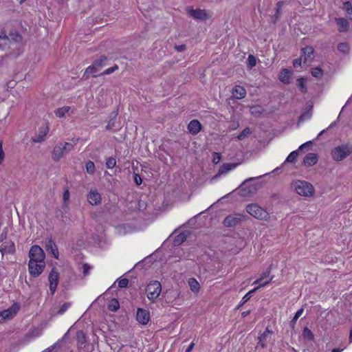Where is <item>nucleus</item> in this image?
<instances>
[{
  "label": "nucleus",
  "instance_id": "obj_57",
  "mask_svg": "<svg viewBox=\"0 0 352 352\" xmlns=\"http://www.w3.org/2000/svg\"><path fill=\"white\" fill-rule=\"evenodd\" d=\"M302 63V56L300 58H296L294 60L293 65L294 67H297L298 66H300Z\"/></svg>",
  "mask_w": 352,
  "mask_h": 352
},
{
  "label": "nucleus",
  "instance_id": "obj_22",
  "mask_svg": "<svg viewBox=\"0 0 352 352\" xmlns=\"http://www.w3.org/2000/svg\"><path fill=\"white\" fill-rule=\"evenodd\" d=\"M233 97L236 99H243L246 96V90L245 89L240 85H236L232 89V91Z\"/></svg>",
  "mask_w": 352,
  "mask_h": 352
},
{
  "label": "nucleus",
  "instance_id": "obj_39",
  "mask_svg": "<svg viewBox=\"0 0 352 352\" xmlns=\"http://www.w3.org/2000/svg\"><path fill=\"white\" fill-rule=\"evenodd\" d=\"M251 133V130L249 127H246L238 135L237 138L239 140H243L246 136Z\"/></svg>",
  "mask_w": 352,
  "mask_h": 352
},
{
  "label": "nucleus",
  "instance_id": "obj_41",
  "mask_svg": "<svg viewBox=\"0 0 352 352\" xmlns=\"http://www.w3.org/2000/svg\"><path fill=\"white\" fill-rule=\"evenodd\" d=\"M284 3V1H280L276 3V12L274 15V17L275 18L274 21L280 16V10Z\"/></svg>",
  "mask_w": 352,
  "mask_h": 352
},
{
  "label": "nucleus",
  "instance_id": "obj_61",
  "mask_svg": "<svg viewBox=\"0 0 352 352\" xmlns=\"http://www.w3.org/2000/svg\"><path fill=\"white\" fill-rule=\"evenodd\" d=\"M80 141V138H73L72 140H71V142L72 144H73V148L74 147L75 145H76Z\"/></svg>",
  "mask_w": 352,
  "mask_h": 352
},
{
  "label": "nucleus",
  "instance_id": "obj_8",
  "mask_svg": "<svg viewBox=\"0 0 352 352\" xmlns=\"http://www.w3.org/2000/svg\"><path fill=\"white\" fill-rule=\"evenodd\" d=\"M274 332L269 329L268 327L260 334L257 338V344L258 346L264 349L266 348L274 340Z\"/></svg>",
  "mask_w": 352,
  "mask_h": 352
},
{
  "label": "nucleus",
  "instance_id": "obj_55",
  "mask_svg": "<svg viewBox=\"0 0 352 352\" xmlns=\"http://www.w3.org/2000/svg\"><path fill=\"white\" fill-rule=\"evenodd\" d=\"M221 154L219 153H214L212 162L214 164H217L221 160Z\"/></svg>",
  "mask_w": 352,
  "mask_h": 352
},
{
  "label": "nucleus",
  "instance_id": "obj_33",
  "mask_svg": "<svg viewBox=\"0 0 352 352\" xmlns=\"http://www.w3.org/2000/svg\"><path fill=\"white\" fill-rule=\"evenodd\" d=\"M302 336H303L304 338H305L308 340H313L314 338V333L307 327L304 328L303 332H302Z\"/></svg>",
  "mask_w": 352,
  "mask_h": 352
},
{
  "label": "nucleus",
  "instance_id": "obj_40",
  "mask_svg": "<svg viewBox=\"0 0 352 352\" xmlns=\"http://www.w3.org/2000/svg\"><path fill=\"white\" fill-rule=\"evenodd\" d=\"M86 170L87 173L92 175L95 172V164L92 161H88L86 163Z\"/></svg>",
  "mask_w": 352,
  "mask_h": 352
},
{
  "label": "nucleus",
  "instance_id": "obj_17",
  "mask_svg": "<svg viewBox=\"0 0 352 352\" xmlns=\"http://www.w3.org/2000/svg\"><path fill=\"white\" fill-rule=\"evenodd\" d=\"M48 132L49 126L48 123L47 122L39 128L38 133L34 138H32V141L36 143L44 141L45 138L46 137Z\"/></svg>",
  "mask_w": 352,
  "mask_h": 352
},
{
  "label": "nucleus",
  "instance_id": "obj_31",
  "mask_svg": "<svg viewBox=\"0 0 352 352\" xmlns=\"http://www.w3.org/2000/svg\"><path fill=\"white\" fill-rule=\"evenodd\" d=\"M237 164L234 163H226L223 164L220 169L221 173H227L229 170H233L236 168Z\"/></svg>",
  "mask_w": 352,
  "mask_h": 352
},
{
  "label": "nucleus",
  "instance_id": "obj_29",
  "mask_svg": "<svg viewBox=\"0 0 352 352\" xmlns=\"http://www.w3.org/2000/svg\"><path fill=\"white\" fill-rule=\"evenodd\" d=\"M100 71V69L97 67H94L92 69L89 70V67L86 69L84 76L87 78L90 75H92L94 77H97L98 76H100V74H98V72Z\"/></svg>",
  "mask_w": 352,
  "mask_h": 352
},
{
  "label": "nucleus",
  "instance_id": "obj_35",
  "mask_svg": "<svg viewBox=\"0 0 352 352\" xmlns=\"http://www.w3.org/2000/svg\"><path fill=\"white\" fill-rule=\"evenodd\" d=\"M42 335V330L39 328H34L32 331H30L26 336L28 337H34L38 338Z\"/></svg>",
  "mask_w": 352,
  "mask_h": 352
},
{
  "label": "nucleus",
  "instance_id": "obj_2",
  "mask_svg": "<svg viewBox=\"0 0 352 352\" xmlns=\"http://www.w3.org/2000/svg\"><path fill=\"white\" fill-rule=\"evenodd\" d=\"M291 187L300 196L310 197L314 196L315 190L311 184L302 180L292 183Z\"/></svg>",
  "mask_w": 352,
  "mask_h": 352
},
{
  "label": "nucleus",
  "instance_id": "obj_25",
  "mask_svg": "<svg viewBox=\"0 0 352 352\" xmlns=\"http://www.w3.org/2000/svg\"><path fill=\"white\" fill-rule=\"evenodd\" d=\"M313 105H308L305 111L299 116L298 122H302L311 118L312 115Z\"/></svg>",
  "mask_w": 352,
  "mask_h": 352
},
{
  "label": "nucleus",
  "instance_id": "obj_23",
  "mask_svg": "<svg viewBox=\"0 0 352 352\" xmlns=\"http://www.w3.org/2000/svg\"><path fill=\"white\" fill-rule=\"evenodd\" d=\"M190 14L195 19L206 20L208 19V14L205 10L192 9L189 11Z\"/></svg>",
  "mask_w": 352,
  "mask_h": 352
},
{
  "label": "nucleus",
  "instance_id": "obj_24",
  "mask_svg": "<svg viewBox=\"0 0 352 352\" xmlns=\"http://www.w3.org/2000/svg\"><path fill=\"white\" fill-rule=\"evenodd\" d=\"M107 61V57L105 56H101L98 59H96L90 66H89V69L91 70L94 67H97L100 70V69L105 65Z\"/></svg>",
  "mask_w": 352,
  "mask_h": 352
},
{
  "label": "nucleus",
  "instance_id": "obj_50",
  "mask_svg": "<svg viewBox=\"0 0 352 352\" xmlns=\"http://www.w3.org/2000/svg\"><path fill=\"white\" fill-rule=\"evenodd\" d=\"M129 280L127 278H122L118 280V285L119 287L125 288L128 286Z\"/></svg>",
  "mask_w": 352,
  "mask_h": 352
},
{
  "label": "nucleus",
  "instance_id": "obj_5",
  "mask_svg": "<svg viewBox=\"0 0 352 352\" xmlns=\"http://www.w3.org/2000/svg\"><path fill=\"white\" fill-rule=\"evenodd\" d=\"M246 212L251 216L259 220H267L269 218L268 212L257 204H250L246 206Z\"/></svg>",
  "mask_w": 352,
  "mask_h": 352
},
{
  "label": "nucleus",
  "instance_id": "obj_53",
  "mask_svg": "<svg viewBox=\"0 0 352 352\" xmlns=\"http://www.w3.org/2000/svg\"><path fill=\"white\" fill-rule=\"evenodd\" d=\"M5 158V153L3 150V142L0 141V164L3 162Z\"/></svg>",
  "mask_w": 352,
  "mask_h": 352
},
{
  "label": "nucleus",
  "instance_id": "obj_1",
  "mask_svg": "<svg viewBox=\"0 0 352 352\" xmlns=\"http://www.w3.org/2000/svg\"><path fill=\"white\" fill-rule=\"evenodd\" d=\"M12 38L14 41H11L10 39L7 36L5 32H2L0 34V50H6V49L17 50V52H9L10 55L19 56L20 54V50L21 44L20 43L22 41V36L17 32L12 34Z\"/></svg>",
  "mask_w": 352,
  "mask_h": 352
},
{
  "label": "nucleus",
  "instance_id": "obj_9",
  "mask_svg": "<svg viewBox=\"0 0 352 352\" xmlns=\"http://www.w3.org/2000/svg\"><path fill=\"white\" fill-rule=\"evenodd\" d=\"M29 261H38V263L45 262V255L44 251L39 245H32L29 252Z\"/></svg>",
  "mask_w": 352,
  "mask_h": 352
},
{
  "label": "nucleus",
  "instance_id": "obj_48",
  "mask_svg": "<svg viewBox=\"0 0 352 352\" xmlns=\"http://www.w3.org/2000/svg\"><path fill=\"white\" fill-rule=\"evenodd\" d=\"M298 150L292 151L288 156H287V162H293L295 159L298 155Z\"/></svg>",
  "mask_w": 352,
  "mask_h": 352
},
{
  "label": "nucleus",
  "instance_id": "obj_49",
  "mask_svg": "<svg viewBox=\"0 0 352 352\" xmlns=\"http://www.w3.org/2000/svg\"><path fill=\"white\" fill-rule=\"evenodd\" d=\"M256 177H250V178H249V179H246V180L244 182V183H243V186H244L245 185V183H246V182H249V181H252V180H253V179H256ZM253 189H254V188H252H252H248V190H245V188H244V187H242V189H241V190H245V191L244 193H243V195H248V194H250V193L252 192Z\"/></svg>",
  "mask_w": 352,
  "mask_h": 352
},
{
  "label": "nucleus",
  "instance_id": "obj_7",
  "mask_svg": "<svg viewBox=\"0 0 352 352\" xmlns=\"http://www.w3.org/2000/svg\"><path fill=\"white\" fill-rule=\"evenodd\" d=\"M20 309L17 302L13 303L9 308L0 311V324L14 318Z\"/></svg>",
  "mask_w": 352,
  "mask_h": 352
},
{
  "label": "nucleus",
  "instance_id": "obj_56",
  "mask_svg": "<svg viewBox=\"0 0 352 352\" xmlns=\"http://www.w3.org/2000/svg\"><path fill=\"white\" fill-rule=\"evenodd\" d=\"M134 182L138 186L140 185L142 182L141 177L137 173L134 174Z\"/></svg>",
  "mask_w": 352,
  "mask_h": 352
},
{
  "label": "nucleus",
  "instance_id": "obj_19",
  "mask_svg": "<svg viewBox=\"0 0 352 352\" xmlns=\"http://www.w3.org/2000/svg\"><path fill=\"white\" fill-rule=\"evenodd\" d=\"M202 129V125L198 120H192L188 125V130L192 135L198 134Z\"/></svg>",
  "mask_w": 352,
  "mask_h": 352
},
{
  "label": "nucleus",
  "instance_id": "obj_20",
  "mask_svg": "<svg viewBox=\"0 0 352 352\" xmlns=\"http://www.w3.org/2000/svg\"><path fill=\"white\" fill-rule=\"evenodd\" d=\"M318 160V155L313 153H309L305 155L303 162L306 166H312L315 165Z\"/></svg>",
  "mask_w": 352,
  "mask_h": 352
},
{
  "label": "nucleus",
  "instance_id": "obj_27",
  "mask_svg": "<svg viewBox=\"0 0 352 352\" xmlns=\"http://www.w3.org/2000/svg\"><path fill=\"white\" fill-rule=\"evenodd\" d=\"M71 109L69 106H64L63 107L58 108L55 110L54 113L58 118H63L65 113H68Z\"/></svg>",
  "mask_w": 352,
  "mask_h": 352
},
{
  "label": "nucleus",
  "instance_id": "obj_37",
  "mask_svg": "<svg viewBox=\"0 0 352 352\" xmlns=\"http://www.w3.org/2000/svg\"><path fill=\"white\" fill-rule=\"evenodd\" d=\"M349 45L347 43H340L338 45V50L343 53H348L349 52Z\"/></svg>",
  "mask_w": 352,
  "mask_h": 352
},
{
  "label": "nucleus",
  "instance_id": "obj_11",
  "mask_svg": "<svg viewBox=\"0 0 352 352\" xmlns=\"http://www.w3.org/2000/svg\"><path fill=\"white\" fill-rule=\"evenodd\" d=\"M45 267V262L38 263V261H29L28 270L31 276L38 277L43 271Z\"/></svg>",
  "mask_w": 352,
  "mask_h": 352
},
{
  "label": "nucleus",
  "instance_id": "obj_4",
  "mask_svg": "<svg viewBox=\"0 0 352 352\" xmlns=\"http://www.w3.org/2000/svg\"><path fill=\"white\" fill-rule=\"evenodd\" d=\"M162 292V285L157 280L151 281L146 287L145 292L148 299L153 302L160 295Z\"/></svg>",
  "mask_w": 352,
  "mask_h": 352
},
{
  "label": "nucleus",
  "instance_id": "obj_59",
  "mask_svg": "<svg viewBox=\"0 0 352 352\" xmlns=\"http://www.w3.org/2000/svg\"><path fill=\"white\" fill-rule=\"evenodd\" d=\"M63 200L64 201H67L69 198V192L68 190H66L64 192H63Z\"/></svg>",
  "mask_w": 352,
  "mask_h": 352
},
{
  "label": "nucleus",
  "instance_id": "obj_42",
  "mask_svg": "<svg viewBox=\"0 0 352 352\" xmlns=\"http://www.w3.org/2000/svg\"><path fill=\"white\" fill-rule=\"evenodd\" d=\"M336 22L338 25H340L342 28L344 30H347L349 26V23L344 18H338L336 19Z\"/></svg>",
  "mask_w": 352,
  "mask_h": 352
},
{
  "label": "nucleus",
  "instance_id": "obj_28",
  "mask_svg": "<svg viewBox=\"0 0 352 352\" xmlns=\"http://www.w3.org/2000/svg\"><path fill=\"white\" fill-rule=\"evenodd\" d=\"M297 87L300 89V91L303 94L307 91V87L305 85L306 78H299L296 80Z\"/></svg>",
  "mask_w": 352,
  "mask_h": 352
},
{
  "label": "nucleus",
  "instance_id": "obj_58",
  "mask_svg": "<svg viewBox=\"0 0 352 352\" xmlns=\"http://www.w3.org/2000/svg\"><path fill=\"white\" fill-rule=\"evenodd\" d=\"M175 48L177 52H183L186 50V45L183 44V45H175Z\"/></svg>",
  "mask_w": 352,
  "mask_h": 352
},
{
  "label": "nucleus",
  "instance_id": "obj_54",
  "mask_svg": "<svg viewBox=\"0 0 352 352\" xmlns=\"http://www.w3.org/2000/svg\"><path fill=\"white\" fill-rule=\"evenodd\" d=\"M91 270V266L88 263H85L82 265V272L85 276L87 275L89 273Z\"/></svg>",
  "mask_w": 352,
  "mask_h": 352
},
{
  "label": "nucleus",
  "instance_id": "obj_26",
  "mask_svg": "<svg viewBox=\"0 0 352 352\" xmlns=\"http://www.w3.org/2000/svg\"><path fill=\"white\" fill-rule=\"evenodd\" d=\"M190 290L194 293H198L200 290V285L195 278H190L188 280Z\"/></svg>",
  "mask_w": 352,
  "mask_h": 352
},
{
  "label": "nucleus",
  "instance_id": "obj_18",
  "mask_svg": "<svg viewBox=\"0 0 352 352\" xmlns=\"http://www.w3.org/2000/svg\"><path fill=\"white\" fill-rule=\"evenodd\" d=\"M15 251V245L12 241H6L0 246V252L2 255L6 254H13Z\"/></svg>",
  "mask_w": 352,
  "mask_h": 352
},
{
  "label": "nucleus",
  "instance_id": "obj_46",
  "mask_svg": "<svg viewBox=\"0 0 352 352\" xmlns=\"http://www.w3.org/2000/svg\"><path fill=\"white\" fill-rule=\"evenodd\" d=\"M71 305H72L71 302H69L63 303L60 306L59 310L58 311V314H63L65 312H66L68 310V309L71 307Z\"/></svg>",
  "mask_w": 352,
  "mask_h": 352
},
{
  "label": "nucleus",
  "instance_id": "obj_52",
  "mask_svg": "<svg viewBox=\"0 0 352 352\" xmlns=\"http://www.w3.org/2000/svg\"><path fill=\"white\" fill-rule=\"evenodd\" d=\"M279 79L282 82L286 83V68H282Z\"/></svg>",
  "mask_w": 352,
  "mask_h": 352
},
{
  "label": "nucleus",
  "instance_id": "obj_14",
  "mask_svg": "<svg viewBox=\"0 0 352 352\" xmlns=\"http://www.w3.org/2000/svg\"><path fill=\"white\" fill-rule=\"evenodd\" d=\"M137 321L143 325H146L150 320V314L146 309L138 308L136 313Z\"/></svg>",
  "mask_w": 352,
  "mask_h": 352
},
{
  "label": "nucleus",
  "instance_id": "obj_45",
  "mask_svg": "<svg viewBox=\"0 0 352 352\" xmlns=\"http://www.w3.org/2000/svg\"><path fill=\"white\" fill-rule=\"evenodd\" d=\"M186 236L184 233H180L175 237L174 240V243L175 245H179L182 243H183L186 240Z\"/></svg>",
  "mask_w": 352,
  "mask_h": 352
},
{
  "label": "nucleus",
  "instance_id": "obj_63",
  "mask_svg": "<svg viewBox=\"0 0 352 352\" xmlns=\"http://www.w3.org/2000/svg\"><path fill=\"white\" fill-rule=\"evenodd\" d=\"M307 144H308V143H304V144H302V145H300V146H299L298 149V151H302V150H304L305 148H307Z\"/></svg>",
  "mask_w": 352,
  "mask_h": 352
},
{
  "label": "nucleus",
  "instance_id": "obj_34",
  "mask_svg": "<svg viewBox=\"0 0 352 352\" xmlns=\"http://www.w3.org/2000/svg\"><path fill=\"white\" fill-rule=\"evenodd\" d=\"M254 292L253 290L248 292L243 298L239 304L237 305L236 309H239L242 305L246 303L252 296V294Z\"/></svg>",
  "mask_w": 352,
  "mask_h": 352
},
{
  "label": "nucleus",
  "instance_id": "obj_3",
  "mask_svg": "<svg viewBox=\"0 0 352 352\" xmlns=\"http://www.w3.org/2000/svg\"><path fill=\"white\" fill-rule=\"evenodd\" d=\"M72 150L73 144H72V143L60 142L54 147L52 153V158L54 162H58Z\"/></svg>",
  "mask_w": 352,
  "mask_h": 352
},
{
  "label": "nucleus",
  "instance_id": "obj_64",
  "mask_svg": "<svg viewBox=\"0 0 352 352\" xmlns=\"http://www.w3.org/2000/svg\"><path fill=\"white\" fill-rule=\"evenodd\" d=\"M251 311L250 310H248V311H243L241 313V316L243 318H245L246 316H248L250 314Z\"/></svg>",
  "mask_w": 352,
  "mask_h": 352
},
{
  "label": "nucleus",
  "instance_id": "obj_62",
  "mask_svg": "<svg viewBox=\"0 0 352 352\" xmlns=\"http://www.w3.org/2000/svg\"><path fill=\"white\" fill-rule=\"evenodd\" d=\"M194 346H195V343L191 342L190 344V345L188 346V348L186 349V352H191L194 348Z\"/></svg>",
  "mask_w": 352,
  "mask_h": 352
},
{
  "label": "nucleus",
  "instance_id": "obj_38",
  "mask_svg": "<svg viewBox=\"0 0 352 352\" xmlns=\"http://www.w3.org/2000/svg\"><path fill=\"white\" fill-rule=\"evenodd\" d=\"M116 165V160L114 157H108L106 160V167L109 169L114 168Z\"/></svg>",
  "mask_w": 352,
  "mask_h": 352
},
{
  "label": "nucleus",
  "instance_id": "obj_30",
  "mask_svg": "<svg viewBox=\"0 0 352 352\" xmlns=\"http://www.w3.org/2000/svg\"><path fill=\"white\" fill-rule=\"evenodd\" d=\"M120 308V303L116 298H112L108 305L109 310L116 311Z\"/></svg>",
  "mask_w": 352,
  "mask_h": 352
},
{
  "label": "nucleus",
  "instance_id": "obj_10",
  "mask_svg": "<svg viewBox=\"0 0 352 352\" xmlns=\"http://www.w3.org/2000/svg\"><path fill=\"white\" fill-rule=\"evenodd\" d=\"M60 279V273L56 267H53L48 276L50 292L54 295L56 291Z\"/></svg>",
  "mask_w": 352,
  "mask_h": 352
},
{
  "label": "nucleus",
  "instance_id": "obj_21",
  "mask_svg": "<svg viewBox=\"0 0 352 352\" xmlns=\"http://www.w3.org/2000/svg\"><path fill=\"white\" fill-rule=\"evenodd\" d=\"M301 51L302 54L300 56H302V58L303 57L304 63H307V61L312 59L311 55L314 52V49L313 47L307 45L306 47H303Z\"/></svg>",
  "mask_w": 352,
  "mask_h": 352
},
{
  "label": "nucleus",
  "instance_id": "obj_15",
  "mask_svg": "<svg viewBox=\"0 0 352 352\" xmlns=\"http://www.w3.org/2000/svg\"><path fill=\"white\" fill-rule=\"evenodd\" d=\"M45 248L46 250L52 254V256L58 259L59 256V252L57 248V245H56L55 242L53 241L52 238H50L46 240L45 243Z\"/></svg>",
  "mask_w": 352,
  "mask_h": 352
},
{
  "label": "nucleus",
  "instance_id": "obj_43",
  "mask_svg": "<svg viewBox=\"0 0 352 352\" xmlns=\"http://www.w3.org/2000/svg\"><path fill=\"white\" fill-rule=\"evenodd\" d=\"M311 75L316 78H321L323 75V71L319 67H315L311 69Z\"/></svg>",
  "mask_w": 352,
  "mask_h": 352
},
{
  "label": "nucleus",
  "instance_id": "obj_16",
  "mask_svg": "<svg viewBox=\"0 0 352 352\" xmlns=\"http://www.w3.org/2000/svg\"><path fill=\"white\" fill-rule=\"evenodd\" d=\"M270 274V269H268L266 272H265L263 275L258 279H256L254 282V285H257L256 287H254L252 290L255 292L256 290L261 288L268 283H270L271 279H269L268 277Z\"/></svg>",
  "mask_w": 352,
  "mask_h": 352
},
{
  "label": "nucleus",
  "instance_id": "obj_51",
  "mask_svg": "<svg viewBox=\"0 0 352 352\" xmlns=\"http://www.w3.org/2000/svg\"><path fill=\"white\" fill-rule=\"evenodd\" d=\"M250 111L252 114H261L263 113V109L261 107H252L250 109Z\"/></svg>",
  "mask_w": 352,
  "mask_h": 352
},
{
  "label": "nucleus",
  "instance_id": "obj_32",
  "mask_svg": "<svg viewBox=\"0 0 352 352\" xmlns=\"http://www.w3.org/2000/svg\"><path fill=\"white\" fill-rule=\"evenodd\" d=\"M344 9L347 13V16L349 20H352V4L350 1L345 2L344 3Z\"/></svg>",
  "mask_w": 352,
  "mask_h": 352
},
{
  "label": "nucleus",
  "instance_id": "obj_12",
  "mask_svg": "<svg viewBox=\"0 0 352 352\" xmlns=\"http://www.w3.org/2000/svg\"><path fill=\"white\" fill-rule=\"evenodd\" d=\"M245 220V216L241 214H232L228 215L223 220V225L226 227H234L239 222Z\"/></svg>",
  "mask_w": 352,
  "mask_h": 352
},
{
  "label": "nucleus",
  "instance_id": "obj_36",
  "mask_svg": "<svg viewBox=\"0 0 352 352\" xmlns=\"http://www.w3.org/2000/svg\"><path fill=\"white\" fill-rule=\"evenodd\" d=\"M303 311H304L303 308H300V309H298L296 311V314L294 315V318H292V320L290 322L291 327L294 328V326L296 320L302 316Z\"/></svg>",
  "mask_w": 352,
  "mask_h": 352
},
{
  "label": "nucleus",
  "instance_id": "obj_47",
  "mask_svg": "<svg viewBox=\"0 0 352 352\" xmlns=\"http://www.w3.org/2000/svg\"><path fill=\"white\" fill-rule=\"evenodd\" d=\"M118 69V66L117 65H115L114 66L111 67L107 68L105 70H104L102 73L100 74V75H109V74L113 73L114 72H116Z\"/></svg>",
  "mask_w": 352,
  "mask_h": 352
},
{
  "label": "nucleus",
  "instance_id": "obj_60",
  "mask_svg": "<svg viewBox=\"0 0 352 352\" xmlns=\"http://www.w3.org/2000/svg\"><path fill=\"white\" fill-rule=\"evenodd\" d=\"M113 125H114V121L110 120L108 122L107 125L106 126L107 130L110 131L111 129H112Z\"/></svg>",
  "mask_w": 352,
  "mask_h": 352
},
{
  "label": "nucleus",
  "instance_id": "obj_6",
  "mask_svg": "<svg viewBox=\"0 0 352 352\" xmlns=\"http://www.w3.org/2000/svg\"><path fill=\"white\" fill-rule=\"evenodd\" d=\"M352 153V146L342 144L334 148L331 151L332 158L336 161H342Z\"/></svg>",
  "mask_w": 352,
  "mask_h": 352
},
{
  "label": "nucleus",
  "instance_id": "obj_44",
  "mask_svg": "<svg viewBox=\"0 0 352 352\" xmlns=\"http://www.w3.org/2000/svg\"><path fill=\"white\" fill-rule=\"evenodd\" d=\"M248 66L250 69H252L256 64V59L254 56L250 54L248 57Z\"/></svg>",
  "mask_w": 352,
  "mask_h": 352
},
{
  "label": "nucleus",
  "instance_id": "obj_13",
  "mask_svg": "<svg viewBox=\"0 0 352 352\" xmlns=\"http://www.w3.org/2000/svg\"><path fill=\"white\" fill-rule=\"evenodd\" d=\"M87 201L91 206H98L101 204V195L96 189H91L87 196Z\"/></svg>",
  "mask_w": 352,
  "mask_h": 352
}]
</instances>
